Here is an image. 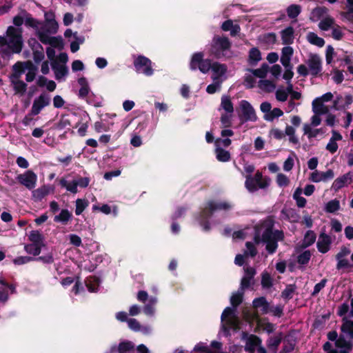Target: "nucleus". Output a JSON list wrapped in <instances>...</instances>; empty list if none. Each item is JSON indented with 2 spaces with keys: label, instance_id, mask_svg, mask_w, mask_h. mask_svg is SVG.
Segmentation results:
<instances>
[{
  "label": "nucleus",
  "instance_id": "obj_23",
  "mask_svg": "<svg viewBox=\"0 0 353 353\" xmlns=\"http://www.w3.org/2000/svg\"><path fill=\"white\" fill-rule=\"evenodd\" d=\"M353 102V96L351 94H345L344 96L338 95L333 102V108L335 110H344L347 108Z\"/></svg>",
  "mask_w": 353,
  "mask_h": 353
},
{
  "label": "nucleus",
  "instance_id": "obj_51",
  "mask_svg": "<svg viewBox=\"0 0 353 353\" xmlns=\"http://www.w3.org/2000/svg\"><path fill=\"white\" fill-rule=\"evenodd\" d=\"M340 209V202L337 199L330 201L325 204V210L327 212L334 213Z\"/></svg>",
  "mask_w": 353,
  "mask_h": 353
},
{
  "label": "nucleus",
  "instance_id": "obj_32",
  "mask_svg": "<svg viewBox=\"0 0 353 353\" xmlns=\"http://www.w3.org/2000/svg\"><path fill=\"white\" fill-rule=\"evenodd\" d=\"M294 50L290 46L283 48L281 51V63L285 68H288L290 65L291 58L293 55Z\"/></svg>",
  "mask_w": 353,
  "mask_h": 353
},
{
  "label": "nucleus",
  "instance_id": "obj_31",
  "mask_svg": "<svg viewBox=\"0 0 353 353\" xmlns=\"http://www.w3.org/2000/svg\"><path fill=\"white\" fill-rule=\"evenodd\" d=\"M293 90V86L291 83H288L287 88L279 87L275 93L276 99L278 101L284 102L287 101L288 95Z\"/></svg>",
  "mask_w": 353,
  "mask_h": 353
},
{
  "label": "nucleus",
  "instance_id": "obj_45",
  "mask_svg": "<svg viewBox=\"0 0 353 353\" xmlns=\"http://www.w3.org/2000/svg\"><path fill=\"white\" fill-rule=\"evenodd\" d=\"M307 40L309 43L318 47H322L325 44V41L323 38L319 37L314 32H309L307 34Z\"/></svg>",
  "mask_w": 353,
  "mask_h": 353
},
{
  "label": "nucleus",
  "instance_id": "obj_18",
  "mask_svg": "<svg viewBox=\"0 0 353 353\" xmlns=\"http://www.w3.org/2000/svg\"><path fill=\"white\" fill-rule=\"evenodd\" d=\"M353 181V172H348L342 176L337 177L332 183L331 189L335 192H338L343 188L350 185Z\"/></svg>",
  "mask_w": 353,
  "mask_h": 353
},
{
  "label": "nucleus",
  "instance_id": "obj_41",
  "mask_svg": "<svg viewBox=\"0 0 353 353\" xmlns=\"http://www.w3.org/2000/svg\"><path fill=\"white\" fill-rule=\"evenodd\" d=\"M157 303L156 297H150L148 299V303H146L143 307V312L148 316H153L155 314V305Z\"/></svg>",
  "mask_w": 353,
  "mask_h": 353
},
{
  "label": "nucleus",
  "instance_id": "obj_27",
  "mask_svg": "<svg viewBox=\"0 0 353 353\" xmlns=\"http://www.w3.org/2000/svg\"><path fill=\"white\" fill-rule=\"evenodd\" d=\"M342 139L343 137L339 132L332 130V137L326 145V150L332 154L335 153L339 148L337 141L342 140Z\"/></svg>",
  "mask_w": 353,
  "mask_h": 353
},
{
  "label": "nucleus",
  "instance_id": "obj_55",
  "mask_svg": "<svg viewBox=\"0 0 353 353\" xmlns=\"http://www.w3.org/2000/svg\"><path fill=\"white\" fill-rule=\"evenodd\" d=\"M42 246L38 245L37 244L30 243L27 244L24 246V250L26 252L30 254H32L34 256H37L41 252V249Z\"/></svg>",
  "mask_w": 353,
  "mask_h": 353
},
{
  "label": "nucleus",
  "instance_id": "obj_37",
  "mask_svg": "<svg viewBox=\"0 0 353 353\" xmlns=\"http://www.w3.org/2000/svg\"><path fill=\"white\" fill-rule=\"evenodd\" d=\"M254 274L255 270L252 268H245V276L243 277L241 283V290L248 288L250 285L251 280Z\"/></svg>",
  "mask_w": 353,
  "mask_h": 353
},
{
  "label": "nucleus",
  "instance_id": "obj_28",
  "mask_svg": "<svg viewBox=\"0 0 353 353\" xmlns=\"http://www.w3.org/2000/svg\"><path fill=\"white\" fill-rule=\"evenodd\" d=\"M330 236L325 233L321 234L317 241L319 251L321 253H326L330 250Z\"/></svg>",
  "mask_w": 353,
  "mask_h": 353
},
{
  "label": "nucleus",
  "instance_id": "obj_39",
  "mask_svg": "<svg viewBox=\"0 0 353 353\" xmlns=\"http://www.w3.org/2000/svg\"><path fill=\"white\" fill-rule=\"evenodd\" d=\"M328 10L325 7H319L314 9L310 14V19L313 21L321 20L327 15Z\"/></svg>",
  "mask_w": 353,
  "mask_h": 353
},
{
  "label": "nucleus",
  "instance_id": "obj_47",
  "mask_svg": "<svg viewBox=\"0 0 353 353\" xmlns=\"http://www.w3.org/2000/svg\"><path fill=\"white\" fill-rule=\"evenodd\" d=\"M334 26V19L327 15L323 18L319 24V28L324 31L332 29Z\"/></svg>",
  "mask_w": 353,
  "mask_h": 353
},
{
  "label": "nucleus",
  "instance_id": "obj_52",
  "mask_svg": "<svg viewBox=\"0 0 353 353\" xmlns=\"http://www.w3.org/2000/svg\"><path fill=\"white\" fill-rule=\"evenodd\" d=\"M215 152H216V159L219 161L226 162L230 160V154L228 151L224 150L221 148L216 147Z\"/></svg>",
  "mask_w": 353,
  "mask_h": 353
},
{
  "label": "nucleus",
  "instance_id": "obj_34",
  "mask_svg": "<svg viewBox=\"0 0 353 353\" xmlns=\"http://www.w3.org/2000/svg\"><path fill=\"white\" fill-rule=\"evenodd\" d=\"M294 29L292 27H288L281 32V37L283 44L288 45L294 42Z\"/></svg>",
  "mask_w": 353,
  "mask_h": 353
},
{
  "label": "nucleus",
  "instance_id": "obj_12",
  "mask_svg": "<svg viewBox=\"0 0 353 353\" xmlns=\"http://www.w3.org/2000/svg\"><path fill=\"white\" fill-rule=\"evenodd\" d=\"M59 183L62 188H65L68 192L76 194L78 192L77 187L86 188L90 183V179L88 177H79L69 181L67 177L60 179Z\"/></svg>",
  "mask_w": 353,
  "mask_h": 353
},
{
  "label": "nucleus",
  "instance_id": "obj_50",
  "mask_svg": "<svg viewBox=\"0 0 353 353\" xmlns=\"http://www.w3.org/2000/svg\"><path fill=\"white\" fill-rule=\"evenodd\" d=\"M269 72V67L266 64H263L261 68L252 70V74L256 77H259L261 79H264Z\"/></svg>",
  "mask_w": 353,
  "mask_h": 353
},
{
  "label": "nucleus",
  "instance_id": "obj_63",
  "mask_svg": "<svg viewBox=\"0 0 353 353\" xmlns=\"http://www.w3.org/2000/svg\"><path fill=\"white\" fill-rule=\"evenodd\" d=\"M281 336L280 335L271 337L268 342V346L270 349L275 350L277 346L280 344Z\"/></svg>",
  "mask_w": 353,
  "mask_h": 353
},
{
  "label": "nucleus",
  "instance_id": "obj_49",
  "mask_svg": "<svg viewBox=\"0 0 353 353\" xmlns=\"http://www.w3.org/2000/svg\"><path fill=\"white\" fill-rule=\"evenodd\" d=\"M78 83L81 85V88L79 90V96L83 98L88 97L90 93V88L85 78H80L78 80Z\"/></svg>",
  "mask_w": 353,
  "mask_h": 353
},
{
  "label": "nucleus",
  "instance_id": "obj_61",
  "mask_svg": "<svg viewBox=\"0 0 353 353\" xmlns=\"http://www.w3.org/2000/svg\"><path fill=\"white\" fill-rule=\"evenodd\" d=\"M254 229L251 228H247L243 230L237 231L234 232V239H245L248 234H252Z\"/></svg>",
  "mask_w": 353,
  "mask_h": 353
},
{
  "label": "nucleus",
  "instance_id": "obj_19",
  "mask_svg": "<svg viewBox=\"0 0 353 353\" xmlns=\"http://www.w3.org/2000/svg\"><path fill=\"white\" fill-rule=\"evenodd\" d=\"M50 103V98L46 94H41L37 97L34 101L31 108V114L32 115H37L40 113L41 110Z\"/></svg>",
  "mask_w": 353,
  "mask_h": 353
},
{
  "label": "nucleus",
  "instance_id": "obj_3",
  "mask_svg": "<svg viewBox=\"0 0 353 353\" xmlns=\"http://www.w3.org/2000/svg\"><path fill=\"white\" fill-rule=\"evenodd\" d=\"M232 205L230 203L225 201H209L200 214V225L203 227L204 230H209L210 227L206 224L205 222L208 221L211 216H212L217 211L228 210L232 208Z\"/></svg>",
  "mask_w": 353,
  "mask_h": 353
},
{
  "label": "nucleus",
  "instance_id": "obj_60",
  "mask_svg": "<svg viewBox=\"0 0 353 353\" xmlns=\"http://www.w3.org/2000/svg\"><path fill=\"white\" fill-rule=\"evenodd\" d=\"M276 181L279 187H286L290 183L289 178L283 173H279L276 175Z\"/></svg>",
  "mask_w": 353,
  "mask_h": 353
},
{
  "label": "nucleus",
  "instance_id": "obj_56",
  "mask_svg": "<svg viewBox=\"0 0 353 353\" xmlns=\"http://www.w3.org/2000/svg\"><path fill=\"white\" fill-rule=\"evenodd\" d=\"M295 129L291 125H287L285 129V134L288 136L289 141L294 144L298 143L299 139L295 135Z\"/></svg>",
  "mask_w": 353,
  "mask_h": 353
},
{
  "label": "nucleus",
  "instance_id": "obj_25",
  "mask_svg": "<svg viewBox=\"0 0 353 353\" xmlns=\"http://www.w3.org/2000/svg\"><path fill=\"white\" fill-rule=\"evenodd\" d=\"M256 254L254 245L250 242L246 243V250L244 254H237L235 257L234 263L238 265H242L245 261V257L247 256H254Z\"/></svg>",
  "mask_w": 353,
  "mask_h": 353
},
{
  "label": "nucleus",
  "instance_id": "obj_59",
  "mask_svg": "<svg viewBox=\"0 0 353 353\" xmlns=\"http://www.w3.org/2000/svg\"><path fill=\"white\" fill-rule=\"evenodd\" d=\"M316 240V234L312 231H307L303 239V246L308 247L314 243Z\"/></svg>",
  "mask_w": 353,
  "mask_h": 353
},
{
  "label": "nucleus",
  "instance_id": "obj_22",
  "mask_svg": "<svg viewBox=\"0 0 353 353\" xmlns=\"http://www.w3.org/2000/svg\"><path fill=\"white\" fill-rule=\"evenodd\" d=\"M334 176V173L332 170H328L326 172L314 170L310 174L309 179L314 183H319L332 179Z\"/></svg>",
  "mask_w": 353,
  "mask_h": 353
},
{
  "label": "nucleus",
  "instance_id": "obj_35",
  "mask_svg": "<svg viewBox=\"0 0 353 353\" xmlns=\"http://www.w3.org/2000/svg\"><path fill=\"white\" fill-rule=\"evenodd\" d=\"M309 123H305L303 126V134L306 135L308 139L316 137L319 134H322L323 131L321 128H313Z\"/></svg>",
  "mask_w": 353,
  "mask_h": 353
},
{
  "label": "nucleus",
  "instance_id": "obj_62",
  "mask_svg": "<svg viewBox=\"0 0 353 353\" xmlns=\"http://www.w3.org/2000/svg\"><path fill=\"white\" fill-rule=\"evenodd\" d=\"M301 12V7L298 5H291L287 9V13L289 17L295 18Z\"/></svg>",
  "mask_w": 353,
  "mask_h": 353
},
{
  "label": "nucleus",
  "instance_id": "obj_16",
  "mask_svg": "<svg viewBox=\"0 0 353 353\" xmlns=\"http://www.w3.org/2000/svg\"><path fill=\"white\" fill-rule=\"evenodd\" d=\"M134 65L137 72L150 76L153 73L151 61L143 56L137 57L134 61Z\"/></svg>",
  "mask_w": 353,
  "mask_h": 353
},
{
  "label": "nucleus",
  "instance_id": "obj_13",
  "mask_svg": "<svg viewBox=\"0 0 353 353\" xmlns=\"http://www.w3.org/2000/svg\"><path fill=\"white\" fill-rule=\"evenodd\" d=\"M243 313L245 320L248 323H251L256 321L257 330H263L268 333L274 331V325L267 322L265 319H260L256 313H252L248 310H245Z\"/></svg>",
  "mask_w": 353,
  "mask_h": 353
},
{
  "label": "nucleus",
  "instance_id": "obj_15",
  "mask_svg": "<svg viewBox=\"0 0 353 353\" xmlns=\"http://www.w3.org/2000/svg\"><path fill=\"white\" fill-rule=\"evenodd\" d=\"M17 181L28 190H33L37 185V175L30 170L17 175Z\"/></svg>",
  "mask_w": 353,
  "mask_h": 353
},
{
  "label": "nucleus",
  "instance_id": "obj_57",
  "mask_svg": "<svg viewBox=\"0 0 353 353\" xmlns=\"http://www.w3.org/2000/svg\"><path fill=\"white\" fill-rule=\"evenodd\" d=\"M261 59V55L260 51L256 48H253L250 50L249 53V61L251 63H256Z\"/></svg>",
  "mask_w": 353,
  "mask_h": 353
},
{
  "label": "nucleus",
  "instance_id": "obj_44",
  "mask_svg": "<svg viewBox=\"0 0 353 353\" xmlns=\"http://www.w3.org/2000/svg\"><path fill=\"white\" fill-rule=\"evenodd\" d=\"M46 23H42L43 25H46L50 30L52 31H57L58 28V24L54 19V14L53 12H49L45 14Z\"/></svg>",
  "mask_w": 353,
  "mask_h": 353
},
{
  "label": "nucleus",
  "instance_id": "obj_54",
  "mask_svg": "<svg viewBox=\"0 0 353 353\" xmlns=\"http://www.w3.org/2000/svg\"><path fill=\"white\" fill-rule=\"evenodd\" d=\"M88 201L85 199H78L75 202V214L80 215L83 210L88 207Z\"/></svg>",
  "mask_w": 353,
  "mask_h": 353
},
{
  "label": "nucleus",
  "instance_id": "obj_21",
  "mask_svg": "<svg viewBox=\"0 0 353 353\" xmlns=\"http://www.w3.org/2000/svg\"><path fill=\"white\" fill-rule=\"evenodd\" d=\"M212 71L213 81H221L223 83L226 79L227 67L224 64L213 63Z\"/></svg>",
  "mask_w": 353,
  "mask_h": 353
},
{
  "label": "nucleus",
  "instance_id": "obj_58",
  "mask_svg": "<svg viewBox=\"0 0 353 353\" xmlns=\"http://www.w3.org/2000/svg\"><path fill=\"white\" fill-rule=\"evenodd\" d=\"M134 350V345L131 342H122L118 347L119 353H132Z\"/></svg>",
  "mask_w": 353,
  "mask_h": 353
},
{
  "label": "nucleus",
  "instance_id": "obj_8",
  "mask_svg": "<svg viewBox=\"0 0 353 353\" xmlns=\"http://www.w3.org/2000/svg\"><path fill=\"white\" fill-rule=\"evenodd\" d=\"M238 117L241 123L254 122L257 120L256 111L250 102L246 100H241L239 103L236 110Z\"/></svg>",
  "mask_w": 353,
  "mask_h": 353
},
{
  "label": "nucleus",
  "instance_id": "obj_46",
  "mask_svg": "<svg viewBox=\"0 0 353 353\" xmlns=\"http://www.w3.org/2000/svg\"><path fill=\"white\" fill-rule=\"evenodd\" d=\"M28 239L31 243L37 244L38 245L43 246V236L42 234L37 230H33L30 232Z\"/></svg>",
  "mask_w": 353,
  "mask_h": 353
},
{
  "label": "nucleus",
  "instance_id": "obj_17",
  "mask_svg": "<svg viewBox=\"0 0 353 353\" xmlns=\"http://www.w3.org/2000/svg\"><path fill=\"white\" fill-rule=\"evenodd\" d=\"M350 251L347 248H343L341 251L336 255L337 260L336 268L338 270H348L353 267L347 256L350 254Z\"/></svg>",
  "mask_w": 353,
  "mask_h": 353
},
{
  "label": "nucleus",
  "instance_id": "obj_29",
  "mask_svg": "<svg viewBox=\"0 0 353 353\" xmlns=\"http://www.w3.org/2000/svg\"><path fill=\"white\" fill-rule=\"evenodd\" d=\"M54 192V188L50 185H43L32 192V197L36 201H41L46 196Z\"/></svg>",
  "mask_w": 353,
  "mask_h": 353
},
{
  "label": "nucleus",
  "instance_id": "obj_33",
  "mask_svg": "<svg viewBox=\"0 0 353 353\" xmlns=\"http://www.w3.org/2000/svg\"><path fill=\"white\" fill-rule=\"evenodd\" d=\"M52 69L54 72L55 78L59 81L63 80L68 72L65 64H61L58 63H54L52 65Z\"/></svg>",
  "mask_w": 353,
  "mask_h": 353
},
{
  "label": "nucleus",
  "instance_id": "obj_2",
  "mask_svg": "<svg viewBox=\"0 0 353 353\" xmlns=\"http://www.w3.org/2000/svg\"><path fill=\"white\" fill-rule=\"evenodd\" d=\"M342 334L336 341L335 350H331L332 345L327 342L323 345V350L327 353H349L352 349V343L347 341L345 337L352 339L353 338V321L344 320V323L341 327Z\"/></svg>",
  "mask_w": 353,
  "mask_h": 353
},
{
  "label": "nucleus",
  "instance_id": "obj_36",
  "mask_svg": "<svg viewBox=\"0 0 353 353\" xmlns=\"http://www.w3.org/2000/svg\"><path fill=\"white\" fill-rule=\"evenodd\" d=\"M321 101L314 99L312 103V111L314 114H325L328 113L329 108Z\"/></svg>",
  "mask_w": 353,
  "mask_h": 353
},
{
  "label": "nucleus",
  "instance_id": "obj_11",
  "mask_svg": "<svg viewBox=\"0 0 353 353\" xmlns=\"http://www.w3.org/2000/svg\"><path fill=\"white\" fill-rule=\"evenodd\" d=\"M212 64L210 59H204L201 52L194 53L191 59L190 67L191 70L199 69L203 73H207L212 70Z\"/></svg>",
  "mask_w": 353,
  "mask_h": 353
},
{
  "label": "nucleus",
  "instance_id": "obj_53",
  "mask_svg": "<svg viewBox=\"0 0 353 353\" xmlns=\"http://www.w3.org/2000/svg\"><path fill=\"white\" fill-rule=\"evenodd\" d=\"M283 112L278 108H275L268 113L267 115H264V119L268 121H272L276 118H279L283 116Z\"/></svg>",
  "mask_w": 353,
  "mask_h": 353
},
{
  "label": "nucleus",
  "instance_id": "obj_20",
  "mask_svg": "<svg viewBox=\"0 0 353 353\" xmlns=\"http://www.w3.org/2000/svg\"><path fill=\"white\" fill-rule=\"evenodd\" d=\"M242 339L245 341V350L250 353H254L261 343L259 337L252 334L248 336L245 332L242 334Z\"/></svg>",
  "mask_w": 353,
  "mask_h": 353
},
{
  "label": "nucleus",
  "instance_id": "obj_9",
  "mask_svg": "<svg viewBox=\"0 0 353 353\" xmlns=\"http://www.w3.org/2000/svg\"><path fill=\"white\" fill-rule=\"evenodd\" d=\"M230 48V43L228 38L214 37L210 50V54L216 58H221L226 54Z\"/></svg>",
  "mask_w": 353,
  "mask_h": 353
},
{
  "label": "nucleus",
  "instance_id": "obj_43",
  "mask_svg": "<svg viewBox=\"0 0 353 353\" xmlns=\"http://www.w3.org/2000/svg\"><path fill=\"white\" fill-rule=\"evenodd\" d=\"M14 89L17 94L23 95L27 89V85L20 78H10Z\"/></svg>",
  "mask_w": 353,
  "mask_h": 353
},
{
  "label": "nucleus",
  "instance_id": "obj_1",
  "mask_svg": "<svg viewBox=\"0 0 353 353\" xmlns=\"http://www.w3.org/2000/svg\"><path fill=\"white\" fill-rule=\"evenodd\" d=\"M23 47L22 29L10 26L3 36H0V52L2 61L0 66L6 65L14 54H19Z\"/></svg>",
  "mask_w": 353,
  "mask_h": 353
},
{
  "label": "nucleus",
  "instance_id": "obj_38",
  "mask_svg": "<svg viewBox=\"0 0 353 353\" xmlns=\"http://www.w3.org/2000/svg\"><path fill=\"white\" fill-rule=\"evenodd\" d=\"M258 87L263 92H271L275 90L276 84L273 81L264 79L259 81Z\"/></svg>",
  "mask_w": 353,
  "mask_h": 353
},
{
  "label": "nucleus",
  "instance_id": "obj_4",
  "mask_svg": "<svg viewBox=\"0 0 353 353\" xmlns=\"http://www.w3.org/2000/svg\"><path fill=\"white\" fill-rule=\"evenodd\" d=\"M220 112V121L222 128H229L232 125L234 107L230 96L223 95L218 108Z\"/></svg>",
  "mask_w": 353,
  "mask_h": 353
},
{
  "label": "nucleus",
  "instance_id": "obj_40",
  "mask_svg": "<svg viewBox=\"0 0 353 353\" xmlns=\"http://www.w3.org/2000/svg\"><path fill=\"white\" fill-rule=\"evenodd\" d=\"M223 30L230 31L232 36L236 35L240 31V27L238 24L234 23L232 21H225L221 26Z\"/></svg>",
  "mask_w": 353,
  "mask_h": 353
},
{
  "label": "nucleus",
  "instance_id": "obj_14",
  "mask_svg": "<svg viewBox=\"0 0 353 353\" xmlns=\"http://www.w3.org/2000/svg\"><path fill=\"white\" fill-rule=\"evenodd\" d=\"M13 23L17 26L16 28H20L22 24L25 23L27 26L32 27L36 32L39 28L41 27V22L34 20L30 14L24 10L21 11L13 18Z\"/></svg>",
  "mask_w": 353,
  "mask_h": 353
},
{
  "label": "nucleus",
  "instance_id": "obj_5",
  "mask_svg": "<svg viewBox=\"0 0 353 353\" xmlns=\"http://www.w3.org/2000/svg\"><path fill=\"white\" fill-rule=\"evenodd\" d=\"M283 234L279 230L273 231L270 228H267L262 235V239L257 236L254 237V241L256 244L263 242L266 244V250L270 253H273L277 248V241L282 240Z\"/></svg>",
  "mask_w": 353,
  "mask_h": 353
},
{
  "label": "nucleus",
  "instance_id": "obj_10",
  "mask_svg": "<svg viewBox=\"0 0 353 353\" xmlns=\"http://www.w3.org/2000/svg\"><path fill=\"white\" fill-rule=\"evenodd\" d=\"M245 178V185L247 190L250 192H255L258 189L265 188L269 185V181L266 179H263L260 172H257L254 177L251 175H247Z\"/></svg>",
  "mask_w": 353,
  "mask_h": 353
},
{
  "label": "nucleus",
  "instance_id": "obj_6",
  "mask_svg": "<svg viewBox=\"0 0 353 353\" xmlns=\"http://www.w3.org/2000/svg\"><path fill=\"white\" fill-rule=\"evenodd\" d=\"M41 26V27L39 28L36 32L39 40L44 44H49L52 47L62 49L63 42L61 38L51 37L50 35L52 33H55L57 31L50 30L46 25H43L42 23Z\"/></svg>",
  "mask_w": 353,
  "mask_h": 353
},
{
  "label": "nucleus",
  "instance_id": "obj_42",
  "mask_svg": "<svg viewBox=\"0 0 353 353\" xmlns=\"http://www.w3.org/2000/svg\"><path fill=\"white\" fill-rule=\"evenodd\" d=\"M72 216V214L68 210L63 209L61 210L58 215L54 216V221L57 223L67 224L68 222L71 219Z\"/></svg>",
  "mask_w": 353,
  "mask_h": 353
},
{
  "label": "nucleus",
  "instance_id": "obj_26",
  "mask_svg": "<svg viewBox=\"0 0 353 353\" xmlns=\"http://www.w3.org/2000/svg\"><path fill=\"white\" fill-rule=\"evenodd\" d=\"M32 67L31 61L17 62L12 67L13 73L10 78H20L28 68Z\"/></svg>",
  "mask_w": 353,
  "mask_h": 353
},
{
  "label": "nucleus",
  "instance_id": "obj_7",
  "mask_svg": "<svg viewBox=\"0 0 353 353\" xmlns=\"http://www.w3.org/2000/svg\"><path fill=\"white\" fill-rule=\"evenodd\" d=\"M222 329L227 335L228 329L238 330L240 329V320L235 314V309L226 307L221 315Z\"/></svg>",
  "mask_w": 353,
  "mask_h": 353
},
{
  "label": "nucleus",
  "instance_id": "obj_24",
  "mask_svg": "<svg viewBox=\"0 0 353 353\" xmlns=\"http://www.w3.org/2000/svg\"><path fill=\"white\" fill-rule=\"evenodd\" d=\"M310 73L312 75H316L321 71V59L316 54H311L307 61Z\"/></svg>",
  "mask_w": 353,
  "mask_h": 353
},
{
  "label": "nucleus",
  "instance_id": "obj_48",
  "mask_svg": "<svg viewBox=\"0 0 353 353\" xmlns=\"http://www.w3.org/2000/svg\"><path fill=\"white\" fill-rule=\"evenodd\" d=\"M100 281L96 276H90L85 281V285L90 292H94L98 290Z\"/></svg>",
  "mask_w": 353,
  "mask_h": 353
},
{
  "label": "nucleus",
  "instance_id": "obj_30",
  "mask_svg": "<svg viewBox=\"0 0 353 353\" xmlns=\"http://www.w3.org/2000/svg\"><path fill=\"white\" fill-rule=\"evenodd\" d=\"M253 307L256 311H259L262 314H267L270 310V305L264 297L255 299L253 301Z\"/></svg>",
  "mask_w": 353,
  "mask_h": 353
},
{
  "label": "nucleus",
  "instance_id": "obj_64",
  "mask_svg": "<svg viewBox=\"0 0 353 353\" xmlns=\"http://www.w3.org/2000/svg\"><path fill=\"white\" fill-rule=\"evenodd\" d=\"M221 83L222 82H221V81H213V83L207 87V92L209 94H214L216 92L219 91L221 89Z\"/></svg>",
  "mask_w": 353,
  "mask_h": 353
}]
</instances>
